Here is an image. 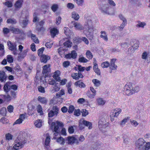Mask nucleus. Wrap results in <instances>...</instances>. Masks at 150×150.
Masks as SVG:
<instances>
[{
	"instance_id": "obj_1",
	"label": "nucleus",
	"mask_w": 150,
	"mask_h": 150,
	"mask_svg": "<svg viewBox=\"0 0 150 150\" xmlns=\"http://www.w3.org/2000/svg\"><path fill=\"white\" fill-rule=\"evenodd\" d=\"M71 23L76 30H81L83 29V33L90 40L93 39L94 28L92 22L90 18L87 19L83 26L80 23L75 21H72Z\"/></svg>"
},
{
	"instance_id": "obj_2",
	"label": "nucleus",
	"mask_w": 150,
	"mask_h": 150,
	"mask_svg": "<svg viewBox=\"0 0 150 150\" xmlns=\"http://www.w3.org/2000/svg\"><path fill=\"white\" fill-rule=\"evenodd\" d=\"M52 120L50 119L49 118L48 123L49 125H50L51 128H54V130L55 132L54 134V136L53 139H57V142L58 143L63 145L65 143V140L62 137L59 136H60L59 133L60 129L61 128L63 124L62 122L57 121L56 122H52Z\"/></svg>"
},
{
	"instance_id": "obj_3",
	"label": "nucleus",
	"mask_w": 150,
	"mask_h": 150,
	"mask_svg": "<svg viewBox=\"0 0 150 150\" xmlns=\"http://www.w3.org/2000/svg\"><path fill=\"white\" fill-rule=\"evenodd\" d=\"M26 135L25 133L20 132L14 141L13 149L14 150H18L23 148L26 142L25 139Z\"/></svg>"
},
{
	"instance_id": "obj_4",
	"label": "nucleus",
	"mask_w": 150,
	"mask_h": 150,
	"mask_svg": "<svg viewBox=\"0 0 150 150\" xmlns=\"http://www.w3.org/2000/svg\"><path fill=\"white\" fill-rule=\"evenodd\" d=\"M98 8L102 13L108 15L110 14V7L108 4H100L98 7Z\"/></svg>"
},
{
	"instance_id": "obj_5",
	"label": "nucleus",
	"mask_w": 150,
	"mask_h": 150,
	"mask_svg": "<svg viewBox=\"0 0 150 150\" xmlns=\"http://www.w3.org/2000/svg\"><path fill=\"white\" fill-rule=\"evenodd\" d=\"M132 84L129 83L126 84L124 87V93L128 96H130L133 94L132 91Z\"/></svg>"
},
{
	"instance_id": "obj_6",
	"label": "nucleus",
	"mask_w": 150,
	"mask_h": 150,
	"mask_svg": "<svg viewBox=\"0 0 150 150\" xmlns=\"http://www.w3.org/2000/svg\"><path fill=\"white\" fill-rule=\"evenodd\" d=\"M79 127L81 129H82L84 128L83 124L88 127V128L89 129L92 128V124L91 122L83 120H80L79 122Z\"/></svg>"
},
{
	"instance_id": "obj_7",
	"label": "nucleus",
	"mask_w": 150,
	"mask_h": 150,
	"mask_svg": "<svg viewBox=\"0 0 150 150\" xmlns=\"http://www.w3.org/2000/svg\"><path fill=\"white\" fill-rule=\"evenodd\" d=\"M77 138V136L76 135L74 137L69 136L66 138L65 141L68 144H72L74 143H75L78 144H79V142Z\"/></svg>"
},
{
	"instance_id": "obj_8",
	"label": "nucleus",
	"mask_w": 150,
	"mask_h": 150,
	"mask_svg": "<svg viewBox=\"0 0 150 150\" xmlns=\"http://www.w3.org/2000/svg\"><path fill=\"white\" fill-rule=\"evenodd\" d=\"M108 125V124L104 118L100 120L99 121L98 127L101 130L105 128Z\"/></svg>"
},
{
	"instance_id": "obj_9",
	"label": "nucleus",
	"mask_w": 150,
	"mask_h": 150,
	"mask_svg": "<svg viewBox=\"0 0 150 150\" xmlns=\"http://www.w3.org/2000/svg\"><path fill=\"white\" fill-rule=\"evenodd\" d=\"M145 143L144 140L142 138H139L136 142L135 144L139 150H142L144 144Z\"/></svg>"
},
{
	"instance_id": "obj_10",
	"label": "nucleus",
	"mask_w": 150,
	"mask_h": 150,
	"mask_svg": "<svg viewBox=\"0 0 150 150\" xmlns=\"http://www.w3.org/2000/svg\"><path fill=\"white\" fill-rule=\"evenodd\" d=\"M59 109L56 106H54L52 110L50 111L48 113L49 117H52L54 116H57L58 113Z\"/></svg>"
},
{
	"instance_id": "obj_11",
	"label": "nucleus",
	"mask_w": 150,
	"mask_h": 150,
	"mask_svg": "<svg viewBox=\"0 0 150 150\" xmlns=\"http://www.w3.org/2000/svg\"><path fill=\"white\" fill-rule=\"evenodd\" d=\"M26 117L25 114H21L19 117V118L17 120L14 122L13 125L16 124H20L22 123L25 120Z\"/></svg>"
},
{
	"instance_id": "obj_12",
	"label": "nucleus",
	"mask_w": 150,
	"mask_h": 150,
	"mask_svg": "<svg viewBox=\"0 0 150 150\" xmlns=\"http://www.w3.org/2000/svg\"><path fill=\"white\" fill-rule=\"evenodd\" d=\"M77 56V54L75 50H73L71 51V53L67 54L65 55V57L67 59H70L71 58L75 59Z\"/></svg>"
},
{
	"instance_id": "obj_13",
	"label": "nucleus",
	"mask_w": 150,
	"mask_h": 150,
	"mask_svg": "<svg viewBox=\"0 0 150 150\" xmlns=\"http://www.w3.org/2000/svg\"><path fill=\"white\" fill-rule=\"evenodd\" d=\"M29 37H30L33 40V41L35 43H38L39 42V40L36 37V36L32 33L31 31H29L27 33Z\"/></svg>"
},
{
	"instance_id": "obj_14",
	"label": "nucleus",
	"mask_w": 150,
	"mask_h": 150,
	"mask_svg": "<svg viewBox=\"0 0 150 150\" xmlns=\"http://www.w3.org/2000/svg\"><path fill=\"white\" fill-rule=\"evenodd\" d=\"M60 74L61 73L60 71L59 70L56 71L54 73L52 77L57 81L59 82L61 80L60 77Z\"/></svg>"
},
{
	"instance_id": "obj_15",
	"label": "nucleus",
	"mask_w": 150,
	"mask_h": 150,
	"mask_svg": "<svg viewBox=\"0 0 150 150\" xmlns=\"http://www.w3.org/2000/svg\"><path fill=\"white\" fill-rule=\"evenodd\" d=\"M7 78V76L5 72L0 71V81L1 82H5Z\"/></svg>"
},
{
	"instance_id": "obj_16",
	"label": "nucleus",
	"mask_w": 150,
	"mask_h": 150,
	"mask_svg": "<svg viewBox=\"0 0 150 150\" xmlns=\"http://www.w3.org/2000/svg\"><path fill=\"white\" fill-rule=\"evenodd\" d=\"M42 73L43 74H45V76H46V74H48V73L50 71V64L46 65L44 66L43 67Z\"/></svg>"
},
{
	"instance_id": "obj_17",
	"label": "nucleus",
	"mask_w": 150,
	"mask_h": 150,
	"mask_svg": "<svg viewBox=\"0 0 150 150\" xmlns=\"http://www.w3.org/2000/svg\"><path fill=\"white\" fill-rule=\"evenodd\" d=\"M23 2V0H18L16 2L14 6L16 10H18L21 7Z\"/></svg>"
},
{
	"instance_id": "obj_18",
	"label": "nucleus",
	"mask_w": 150,
	"mask_h": 150,
	"mask_svg": "<svg viewBox=\"0 0 150 150\" xmlns=\"http://www.w3.org/2000/svg\"><path fill=\"white\" fill-rule=\"evenodd\" d=\"M28 50V49H26L24 50L22 52H20L18 54V58L20 59L24 58L26 56Z\"/></svg>"
},
{
	"instance_id": "obj_19",
	"label": "nucleus",
	"mask_w": 150,
	"mask_h": 150,
	"mask_svg": "<svg viewBox=\"0 0 150 150\" xmlns=\"http://www.w3.org/2000/svg\"><path fill=\"white\" fill-rule=\"evenodd\" d=\"M71 76L73 79L76 80H78L79 78H82L83 77V76L80 72L78 73H73Z\"/></svg>"
},
{
	"instance_id": "obj_20",
	"label": "nucleus",
	"mask_w": 150,
	"mask_h": 150,
	"mask_svg": "<svg viewBox=\"0 0 150 150\" xmlns=\"http://www.w3.org/2000/svg\"><path fill=\"white\" fill-rule=\"evenodd\" d=\"M116 61V59H112L111 60L109 65L110 69L112 70L116 69L117 67V66L115 64Z\"/></svg>"
},
{
	"instance_id": "obj_21",
	"label": "nucleus",
	"mask_w": 150,
	"mask_h": 150,
	"mask_svg": "<svg viewBox=\"0 0 150 150\" xmlns=\"http://www.w3.org/2000/svg\"><path fill=\"white\" fill-rule=\"evenodd\" d=\"M8 49L11 50H14L16 48V43H12L10 41H8L7 42Z\"/></svg>"
},
{
	"instance_id": "obj_22",
	"label": "nucleus",
	"mask_w": 150,
	"mask_h": 150,
	"mask_svg": "<svg viewBox=\"0 0 150 150\" xmlns=\"http://www.w3.org/2000/svg\"><path fill=\"white\" fill-rule=\"evenodd\" d=\"M122 112L121 109L120 108H116L115 109L112 111V113L116 117H117Z\"/></svg>"
},
{
	"instance_id": "obj_23",
	"label": "nucleus",
	"mask_w": 150,
	"mask_h": 150,
	"mask_svg": "<svg viewBox=\"0 0 150 150\" xmlns=\"http://www.w3.org/2000/svg\"><path fill=\"white\" fill-rule=\"evenodd\" d=\"M64 33L67 35L69 37V38L71 36V35H73V33L72 32H71L69 28L67 27H64Z\"/></svg>"
},
{
	"instance_id": "obj_24",
	"label": "nucleus",
	"mask_w": 150,
	"mask_h": 150,
	"mask_svg": "<svg viewBox=\"0 0 150 150\" xmlns=\"http://www.w3.org/2000/svg\"><path fill=\"white\" fill-rule=\"evenodd\" d=\"M50 59V57L49 56L43 54L41 56V61L42 62L46 63Z\"/></svg>"
},
{
	"instance_id": "obj_25",
	"label": "nucleus",
	"mask_w": 150,
	"mask_h": 150,
	"mask_svg": "<svg viewBox=\"0 0 150 150\" xmlns=\"http://www.w3.org/2000/svg\"><path fill=\"white\" fill-rule=\"evenodd\" d=\"M75 86L81 88H84L86 87L85 84L81 81H78L74 83Z\"/></svg>"
},
{
	"instance_id": "obj_26",
	"label": "nucleus",
	"mask_w": 150,
	"mask_h": 150,
	"mask_svg": "<svg viewBox=\"0 0 150 150\" xmlns=\"http://www.w3.org/2000/svg\"><path fill=\"white\" fill-rule=\"evenodd\" d=\"M71 17L75 20L78 21L80 18V16L77 12L74 11L72 12Z\"/></svg>"
},
{
	"instance_id": "obj_27",
	"label": "nucleus",
	"mask_w": 150,
	"mask_h": 150,
	"mask_svg": "<svg viewBox=\"0 0 150 150\" xmlns=\"http://www.w3.org/2000/svg\"><path fill=\"white\" fill-rule=\"evenodd\" d=\"M92 82L94 86L96 87H98L101 85L100 81L97 79H92Z\"/></svg>"
},
{
	"instance_id": "obj_28",
	"label": "nucleus",
	"mask_w": 150,
	"mask_h": 150,
	"mask_svg": "<svg viewBox=\"0 0 150 150\" xmlns=\"http://www.w3.org/2000/svg\"><path fill=\"white\" fill-rule=\"evenodd\" d=\"M100 33L101 35H100V38H102L105 41H107L108 40V38L107 35L106 33L104 31H101Z\"/></svg>"
},
{
	"instance_id": "obj_29",
	"label": "nucleus",
	"mask_w": 150,
	"mask_h": 150,
	"mask_svg": "<svg viewBox=\"0 0 150 150\" xmlns=\"http://www.w3.org/2000/svg\"><path fill=\"white\" fill-rule=\"evenodd\" d=\"M96 100L98 105H104L106 102V101L102 98H98L96 99Z\"/></svg>"
},
{
	"instance_id": "obj_30",
	"label": "nucleus",
	"mask_w": 150,
	"mask_h": 150,
	"mask_svg": "<svg viewBox=\"0 0 150 150\" xmlns=\"http://www.w3.org/2000/svg\"><path fill=\"white\" fill-rule=\"evenodd\" d=\"M50 33L51 36L54 38L58 34V30L55 28H52L50 30Z\"/></svg>"
},
{
	"instance_id": "obj_31",
	"label": "nucleus",
	"mask_w": 150,
	"mask_h": 150,
	"mask_svg": "<svg viewBox=\"0 0 150 150\" xmlns=\"http://www.w3.org/2000/svg\"><path fill=\"white\" fill-rule=\"evenodd\" d=\"M38 100L41 103L44 104H46L47 101L46 98L45 97H42L40 96L38 97Z\"/></svg>"
},
{
	"instance_id": "obj_32",
	"label": "nucleus",
	"mask_w": 150,
	"mask_h": 150,
	"mask_svg": "<svg viewBox=\"0 0 150 150\" xmlns=\"http://www.w3.org/2000/svg\"><path fill=\"white\" fill-rule=\"evenodd\" d=\"M42 121L40 120H36L34 123L35 126L38 128L40 127L42 125Z\"/></svg>"
},
{
	"instance_id": "obj_33",
	"label": "nucleus",
	"mask_w": 150,
	"mask_h": 150,
	"mask_svg": "<svg viewBox=\"0 0 150 150\" xmlns=\"http://www.w3.org/2000/svg\"><path fill=\"white\" fill-rule=\"evenodd\" d=\"M11 88V84L10 83H6L4 85V91L7 92L9 91Z\"/></svg>"
},
{
	"instance_id": "obj_34",
	"label": "nucleus",
	"mask_w": 150,
	"mask_h": 150,
	"mask_svg": "<svg viewBox=\"0 0 150 150\" xmlns=\"http://www.w3.org/2000/svg\"><path fill=\"white\" fill-rule=\"evenodd\" d=\"M146 25V23L145 22H142L140 21H138L137 24L136 25V26L137 28H144Z\"/></svg>"
},
{
	"instance_id": "obj_35",
	"label": "nucleus",
	"mask_w": 150,
	"mask_h": 150,
	"mask_svg": "<svg viewBox=\"0 0 150 150\" xmlns=\"http://www.w3.org/2000/svg\"><path fill=\"white\" fill-rule=\"evenodd\" d=\"M59 90V88L57 85H55L54 86L52 87L50 89V91L52 93L58 91Z\"/></svg>"
},
{
	"instance_id": "obj_36",
	"label": "nucleus",
	"mask_w": 150,
	"mask_h": 150,
	"mask_svg": "<svg viewBox=\"0 0 150 150\" xmlns=\"http://www.w3.org/2000/svg\"><path fill=\"white\" fill-rule=\"evenodd\" d=\"M4 46L3 44H0V56H3L4 54Z\"/></svg>"
},
{
	"instance_id": "obj_37",
	"label": "nucleus",
	"mask_w": 150,
	"mask_h": 150,
	"mask_svg": "<svg viewBox=\"0 0 150 150\" xmlns=\"http://www.w3.org/2000/svg\"><path fill=\"white\" fill-rule=\"evenodd\" d=\"M150 148V143L148 142L144 144L142 150H148Z\"/></svg>"
},
{
	"instance_id": "obj_38",
	"label": "nucleus",
	"mask_w": 150,
	"mask_h": 150,
	"mask_svg": "<svg viewBox=\"0 0 150 150\" xmlns=\"http://www.w3.org/2000/svg\"><path fill=\"white\" fill-rule=\"evenodd\" d=\"M72 42L69 40L65 42L64 43V46L66 47H70L72 46Z\"/></svg>"
},
{
	"instance_id": "obj_39",
	"label": "nucleus",
	"mask_w": 150,
	"mask_h": 150,
	"mask_svg": "<svg viewBox=\"0 0 150 150\" xmlns=\"http://www.w3.org/2000/svg\"><path fill=\"white\" fill-rule=\"evenodd\" d=\"M11 31L14 34H18L20 33V30L18 28H15L13 27H10Z\"/></svg>"
},
{
	"instance_id": "obj_40",
	"label": "nucleus",
	"mask_w": 150,
	"mask_h": 150,
	"mask_svg": "<svg viewBox=\"0 0 150 150\" xmlns=\"http://www.w3.org/2000/svg\"><path fill=\"white\" fill-rule=\"evenodd\" d=\"M140 90V88L139 86H137L134 87L132 86V91L133 94L138 92Z\"/></svg>"
},
{
	"instance_id": "obj_41",
	"label": "nucleus",
	"mask_w": 150,
	"mask_h": 150,
	"mask_svg": "<svg viewBox=\"0 0 150 150\" xmlns=\"http://www.w3.org/2000/svg\"><path fill=\"white\" fill-rule=\"evenodd\" d=\"M37 111L38 113H39L40 115H42L43 114L42 111V109L41 106L39 105L37 108Z\"/></svg>"
},
{
	"instance_id": "obj_42",
	"label": "nucleus",
	"mask_w": 150,
	"mask_h": 150,
	"mask_svg": "<svg viewBox=\"0 0 150 150\" xmlns=\"http://www.w3.org/2000/svg\"><path fill=\"white\" fill-rule=\"evenodd\" d=\"M86 95L88 98L91 99L93 98L96 96L95 95L93 94L89 91H87L86 93Z\"/></svg>"
},
{
	"instance_id": "obj_43",
	"label": "nucleus",
	"mask_w": 150,
	"mask_h": 150,
	"mask_svg": "<svg viewBox=\"0 0 150 150\" xmlns=\"http://www.w3.org/2000/svg\"><path fill=\"white\" fill-rule=\"evenodd\" d=\"M86 55L87 57L89 59H91L93 57L92 53L89 50L87 51Z\"/></svg>"
},
{
	"instance_id": "obj_44",
	"label": "nucleus",
	"mask_w": 150,
	"mask_h": 150,
	"mask_svg": "<svg viewBox=\"0 0 150 150\" xmlns=\"http://www.w3.org/2000/svg\"><path fill=\"white\" fill-rule=\"evenodd\" d=\"M78 6H82L84 2V0H73Z\"/></svg>"
},
{
	"instance_id": "obj_45",
	"label": "nucleus",
	"mask_w": 150,
	"mask_h": 150,
	"mask_svg": "<svg viewBox=\"0 0 150 150\" xmlns=\"http://www.w3.org/2000/svg\"><path fill=\"white\" fill-rule=\"evenodd\" d=\"M16 20L14 19L10 18L8 19L7 23H11L12 24H15L16 23Z\"/></svg>"
},
{
	"instance_id": "obj_46",
	"label": "nucleus",
	"mask_w": 150,
	"mask_h": 150,
	"mask_svg": "<svg viewBox=\"0 0 150 150\" xmlns=\"http://www.w3.org/2000/svg\"><path fill=\"white\" fill-rule=\"evenodd\" d=\"M6 112V109L5 107H3L0 110V114L3 116L5 115Z\"/></svg>"
},
{
	"instance_id": "obj_47",
	"label": "nucleus",
	"mask_w": 150,
	"mask_h": 150,
	"mask_svg": "<svg viewBox=\"0 0 150 150\" xmlns=\"http://www.w3.org/2000/svg\"><path fill=\"white\" fill-rule=\"evenodd\" d=\"M13 60V58L11 55H8L7 56V60L9 63H12Z\"/></svg>"
},
{
	"instance_id": "obj_48",
	"label": "nucleus",
	"mask_w": 150,
	"mask_h": 150,
	"mask_svg": "<svg viewBox=\"0 0 150 150\" xmlns=\"http://www.w3.org/2000/svg\"><path fill=\"white\" fill-rule=\"evenodd\" d=\"M110 63L108 61L103 62L101 65L103 68H107L109 66Z\"/></svg>"
},
{
	"instance_id": "obj_49",
	"label": "nucleus",
	"mask_w": 150,
	"mask_h": 150,
	"mask_svg": "<svg viewBox=\"0 0 150 150\" xmlns=\"http://www.w3.org/2000/svg\"><path fill=\"white\" fill-rule=\"evenodd\" d=\"M81 112L82 116L84 117L86 116L88 114V111L85 109L82 110Z\"/></svg>"
},
{
	"instance_id": "obj_50",
	"label": "nucleus",
	"mask_w": 150,
	"mask_h": 150,
	"mask_svg": "<svg viewBox=\"0 0 150 150\" xmlns=\"http://www.w3.org/2000/svg\"><path fill=\"white\" fill-rule=\"evenodd\" d=\"M50 141V137L49 135L47 136L45 142V145H47L49 144Z\"/></svg>"
},
{
	"instance_id": "obj_51",
	"label": "nucleus",
	"mask_w": 150,
	"mask_h": 150,
	"mask_svg": "<svg viewBox=\"0 0 150 150\" xmlns=\"http://www.w3.org/2000/svg\"><path fill=\"white\" fill-rule=\"evenodd\" d=\"M67 87L68 93L69 94H71L72 93V90L70 87L71 86V83H69L67 86Z\"/></svg>"
},
{
	"instance_id": "obj_52",
	"label": "nucleus",
	"mask_w": 150,
	"mask_h": 150,
	"mask_svg": "<svg viewBox=\"0 0 150 150\" xmlns=\"http://www.w3.org/2000/svg\"><path fill=\"white\" fill-rule=\"evenodd\" d=\"M88 61L87 59L83 57H80L79 59V62H86Z\"/></svg>"
},
{
	"instance_id": "obj_53",
	"label": "nucleus",
	"mask_w": 150,
	"mask_h": 150,
	"mask_svg": "<svg viewBox=\"0 0 150 150\" xmlns=\"http://www.w3.org/2000/svg\"><path fill=\"white\" fill-rule=\"evenodd\" d=\"M6 139L7 140H11L13 138V136L9 133H8L5 135Z\"/></svg>"
},
{
	"instance_id": "obj_54",
	"label": "nucleus",
	"mask_w": 150,
	"mask_h": 150,
	"mask_svg": "<svg viewBox=\"0 0 150 150\" xmlns=\"http://www.w3.org/2000/svg\"><path fill=\"white\" fill-rule=\"evenodd\" d=\"M148 54L146 52H144L142 55V58L143 59H146L148 58Z\"/></svg>"
},
{
	"instance_id": "obj_55",
	"label": "nucleus",
	"mask_w": 150,
	"mask_h": 150,
	"mask_svg": "<svg viewBox=\"0 0 150 150\" xmlns=\"http://www.w3.org/2000/svg\"><path fill=\"white\" fill-rule=\"evenodd\" d=\"M129 119L128 117L123 119L121 122L120 125L122 126H123L127 122L128 120Z\"/></svg>"
},
{
	"instance_id": "obj_56",
	"label": "nucleus",
	"mask_w": 150,
	"mask_h": 150,
	"mask_svg": "<svg viewBox=\"0 0 150 150\" xmlns=\"http://www.w3.org/2000/svg\"><path fill=\"white\" fill-rule=\"evenodd\" d=\"M1 122L3 124H6L8 122V120L6 118L2 117L1 119Z\"/></svg>"
},
{
	"instance_id": "obj_57",
	"label": "nucleus",
	"mask_w": 150,
	"mask_h": 150,
	"mask_svg": "<svg viewBox=\"0 0 150 150\" xmlns=\"http://www.w3.org/2000/svg\"><path fill=\"white\" fill-rule=\"evenodd\" d=\"M38 91L40 92L41 93H44L45 92V90L44 87L40 86H38Z\"/></svg>"
},
{
	"instance_id": "obj_58",
	"label": "nucleus",
	"mask_w": 150,
	"mask_h": 150,
	"mask_svg": "<svg viewBox=\"0 0 150 150\" xmlns=\"http://www.w3.org/2000/svg\"><path fill=\"white\" fill-rule=\"evenodd\" d=\"M93 69L94 71L97 74L100 75V70L98 68V66H97L96 67H93Z\"/></svg>"
},
{
	"instance_id": "obj_59",
	"label": "nucleus",
	"mask_w": 150,
	"mask_h": 150,
	"mask_svg": "<svg viewBox=\"0 0 150 150\" xmlns=\"http://www.w3.org/2000/svg\"><path fill=\"white\" fill-rule=\"evenodd\" d=\"M58 52L59 54L61 55H63L64 52L63 48L62 47H59L58 49Z\"/></svg>"
},
{
	"instance_id": "obj_60",
	"label": "nucleus",
	"mask_w": 150,
	"mask_h": 150,
	"mask_svg": "<svg viewBox=\"0 0 150 150\" xmlns=\"http://www.w3.org/2000/svg\"><path fill=\"white\" fill-rule=\"evenodd\" d=\"M130 122L131 125L135 127H137L139 124V123L135 120H130Z\"/></svg>"
},
{
	"instance_id": "obj_61",
	"label": "nucleus",
	"mask_w": 150,
	"mask_h": 150,
	"mask_svg": "<svg viewBox=\"0 0 150 150\" xmlns=\"http://www.w3.org/2000/svg\"><path fill=\"white\" fill-rule=\"evenodd\" d=\"M90 92H92V93L93 94L95 95V96L96 94V91L94 88L92 86H91L90 87V90H89Z\"/></svg>"
},
{
	"instance_id": "obj_62",
	"label": "nucleus",
	"mask_w": 150,
	"mask_h": 150,
	"mask_svg": "<svg viewBox=\"0 0 150 150\" xmlns=\"http://www.w3.org/2000/svg\"><path fill=\"white\" fill-rule=\"evenodd\" d=\"M67 7L69 9H72L74 8V5L73 4L69 3L67 4Z\"/></svg>"
},
{
	"instance_id": "obj_63",
	"label": "nucleus",
	"mask_w": 150,
	"mask_h": 150,
	"mask_svg": "<svg viewBox=\"0 0 150 150\" xmlns=\"http://www.w3.org/2000/svg\"><path fill=\"white\" fill-rule=\"evenodd\" d=\"M56 82L53 79H50L48 80L49 84L50 85H53Z\"/></svg>"
},
{
	"instance_id": "obj_64",
	"label": "nucleus",
	"mask_w": 150,
	"mask_h": 150,
	"mask_svg": "<svg viewBox=\"0 0 150 150\" xmlns=\"http://www.w3.org/2000/svg\"><path fill=\"white\" fill-rule=\"evenodd\" d=\"M4 4L8 7H11L13 6L12 4L11 1H8L4 3Z\"/></svg>"
}]
</instances>
